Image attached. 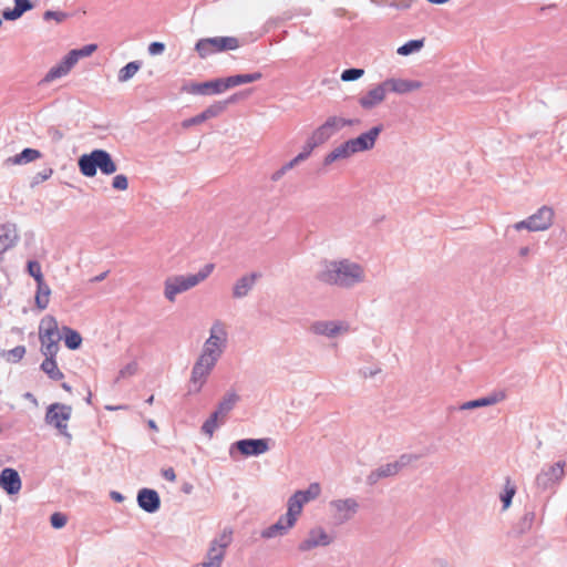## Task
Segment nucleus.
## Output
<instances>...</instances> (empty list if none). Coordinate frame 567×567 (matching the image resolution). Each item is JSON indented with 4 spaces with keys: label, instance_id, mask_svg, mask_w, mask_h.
<instances>
[{
    "label": "nucleus",
    "instance_id": "50",
    "mask_svg": "<svg viewBox=\"0 0 567 567\" xmlns=\"http://www.w3.org/2000/svg\"><path fill=\"white\" fill-rule=\"evenodd\" d=\"M112 186H113V188H115L117 190H126L127 187H128L127 177L125 175H122V174L116 175L113 178Z\"/></svg>",
    "mask_w": 567,
    "mask_h": 567
},
{
    "label": "nucleus",
    "instance_id": "38",
    "mask_svg": "<svg viewBox=\"0 0 567 567\" xmlns=\"http://www.w3.org/2000/svg\"><path fill=\"white\" fill-rule=\"evenodd\" d=\"M140 68H141V64L137 61H132V62L127 63L125 66H123L118 71V75H117L118 81L127 82L137 73Z\"/></svg>",
    "mask_w": 567,
    "mask_h": 567
},
{
    "label": "nucleus",
    "instance_id": "63",
    "mask_svg": "<svg viewBox=\"0 0 567 567\" xmlns=\"http://www.w3.org/2000/svg\"><path fill=\"white\" fill-rule=\"evenodd\" d=\"M147 425H148L150 429H152L154 431L158 430V427H157V425H156L154 420H148Z\"/></svg>",
    "mask_w": 567,
    "mask_h": 567
},
{
    "label": "nucleus",
    "instance_id": "39",
    "mask_svg": "<svg viewBox=\"0 0 567 567\" xmlns=\"http://www.w3.org/2000/svg\"><path fill=\"white\" fill-rule=\"evenodd\" d=\"M424 45L423 40H410L403 45L399 47L396 53L400 55H410L412 53L419 52Z\"/></svg>",
    "mask_w": 567,
    "mask_h": 567
},
{
    "label": "nucleus",
    "instance_id": "21",
    "mask_svg": "<svg viewBox=\"0 0 567 567\" xmlns=\"http://www.w3.org/2000/svg\"><path fill=\"white\" fill-rule=\"evenodd\" d=\"M39 336L41 342H59L61 340L58 322L54 317L45 316L42 318L39 326Z\"/></svg>",
    "mask_w": 567,
    "mask_h": 567
},
{
    "label": "nucleus",
    "instance_id": "48",
    "mask_svg": "<svg viewBox=\"0 0 567 567\" xmlns=\"http://www.w3.org/2000/svg\"><path fill=\"white\" fill-rule=\"evenodd\" d=\"M363 73H364L363 69L351 68V69L344 70L341 73L340 78L343 82H350V81H355V80L360 79L363 75Z\"/></svg>",
    "mask_w": 567,
    "mask_h": 567
},
{
    "label": "nucleus",
    "instance_id": "36",
    "mask_svg": "<svg viewBox=\"0 0 567 567\" xmlns=\"http://www.w3.org/2000/svg\"><path fill=\"white\" fill-rule=\"evenodd\" d=\"M41 370L54 381L61 380L64 375L62 371L59 369L55 359L49 358L44 359L41 363Z\"/></svg>",
    "mask_w": 567,
    "mask_h": 567
},
{
    "label": "nucleus",
    "instance_id": "64",
    "mask_svg": "<svg viewBox=\"0 0 567 567\" xmlns=\"http://www.w3.org/2000/svg\"><path fill=\"white\" fill-rule=\"evenodd\" d=\"M534 518V513H527L524 517V520L532 523Z\"/></svg>",
    "mask_w": 567,
    "mask_h": 567
},
{
    "label": "nucleus",
    "instance_id": "10",
    "mask_svg": "<svg viewBox=\"0 0 567 567\" xmlns=\"http://www.w3.org/2000/svg\"><path fill=\"white\" fill-rule=\"evenodd\" d=\"M270 439H243L234 442L229 447L230 457L238 452L245 457L260 456L270 450Z\"/></svg>",
    "mask_w": 567,
    "mask_h": 567
},
{
    "label": "nucleus",
    "instance_id": "14",
    "mask_svg": "<svg viewBox=\"0 0 567 567\" xmlns=\"http://www.w3.org/2000/svg\"><path fill=\"white\" fill-rule=\"evenodd\" d=\"M320 493V485L318 483H311L307 489H300L293 493L287 502V507H289L297 516H300L303 506L309 502L317 499Z\"/></svg>",
    "mask_w": 567,
    "mask_h": 567
},
{
    "label": "nucleus",
    "instance_id": "53",
    "mask_svg": "<svg viewBox=\"0 0 567 567\" xmlns=\"http://www.w3.org/2000/svg\"><path fill=\"white\" fill-rule=\"evenodd\" d=\"M79 56L76 55L74 50H71L62 60L65 69L69 71L79 62Z\"/></svg>",
    "mask_w": 567,
    "mask_h": 567
},
{
    "label": "nucleus",
    "instance_id": "29",
    "mask_svg": "<svg viewBox=\"0 0 567 567\" xmlns=\"http://www.w3.org/2000/svg\"><path fill=\"white\" fill-rule=\"evenodd\" d=\"M311 152L312 151L306 145L305 150L301 153H299L295 158L286 163L281 168H279L271 175V181H280L288 171L292 169L296 165L307 159L310 156Z\"/></svg>",
    "mask_w": 567,
    "mask_h": 567
},
{
    "label": "nucleus",
    "instance_id": "24",
    "mask_svg": "<svg viewBox=\"0 0 567 567\" xmlns=\"http://www.w3.org/2000/svg\"><path fill=\"white\" fill-rule=\"evenodd\" d=\"M354 155L349 141H346L331 150L323 158V165L329 166L336 162L347 161Z\"/></svg>",
    "mask_w": 567,
    "mask_h": 567
},
{
    "label": "nucleus",
    "instance_id": "19",
    "mask_svg": "<svg viewBox=\"0 0 567 567\" xmlns=\"http://www.w3.org/2000/svg\"><path fill=\"white\" fill-rule=\"evenodd\" d=\"M183 90L188 93L199 95L220 94L224 92V83L223 79H215L213 81L203 83L193 82L188 85H185Z\"/></svg>",
    "mask_w": 567,
    "mask_h": 567
},
{
    "label": "nucleus",
    "instance_id": "17",
    "mask_svg": "<svg viewBox=\"0 0 567 567\" xmlns=\"http://www.w3.org/2000/svg\"><path fill=\"white\" fill-rule=\"evenodd\" d=\"M388 92V87L383 81L361 95L358 102L363 110L370 111L379 106L385 100Z\"/></svg>",
    "mask_w": 567,
    "mask_h": 567
},
{
    "label": "nucleus",
    "instance_id": "23",
    "mask_svg": "<svg viewBox=\"0 0 567 567\" xmlns=\"http://www.w3.org/2000/svg\"><path fill=\"white\" fill-rule=\"evenodd\" d=\"M384 82L388 91L396 94H406L422 87V82L415 80L390 78Z\"/></svg>",
    "mask_w": 567,
    "mask_h": 567
},
{
    "label": "nucleus",
    "instance_id": "7",
    "mask_svg": "<svg viewBox=\"0 0 567 567\" xmlns=\"http://www.w3.org/2000/svg\"><path fill=\"white\" fill-rule=\"evenodd\" d=\"M239 48L236 37H214L199 39L195 44V51L200 59H206L215 53L233 51Z\"/></svg>",
    "mask_w": 567,
    "mask_h": 567
},
{
    "label": "nucleus",
    "instance_id": "20",
    "mask_svg": "<svg viewBox=\"0 0 567 567\" xmlns=\"http://www.w3.org/2000/svg\"><path fill=\"white\" fill-rule=\"evenodd\" d=\"M138 506L146 513H156L161 507V498L155 489L142 488L136 497Z\"/></svg>",
    "mask_w": 567,
    "mask_h": 567
},
{
    "label": "nucleus",
    "instance_id": "43",
    "mask_svg": "<svg viewBox=\"0 0 567 567\" xmlns=\"http://www.w3.org/2000/svg\"><path fill=\"white\" fill-rule=\"evenodd\" d=\"M137 371H138V363L136 360H133V361L128 362L127 364H125L118 371L116 381H118L120 379H126V378L133 377L137 373Z\"/></svg>",
    "mask_w": 567,
    "mask_h": 567
},
{
    "label": "nucleus",
    "instance_id": "8",
    "mask_svg": "<svg viewBox=\"0 0 567 567\" xmlns=\"http://www.w3.org/2000/svg\"><path fill=\"white\" fill-rule=\"evenodd\" d=\"M72 415V408L62 403L50 404L45 413V423L55 427L60 434L71 439L68 432V422Z\"/></svg>",
    "mask_w": 567,
    "mask_h": 567
},
{
    "label": "nucleus",
    "instance_id": "16",
    "mask_svg": "<svg viewBox=\"0 0 567 567\" xmlns=\"http://www.w3.org/2000/svg\"><path fill=\"white\" fill-rule=\"evenodd\" d=\"M382 130V125H377L371 127L369 131L361 133L359 136L348 140L354 154L371 151L374 147Z\"/></svg>",
    "mask_w": 567,
    "mask_h": 567
},
{
    "label": "nucleus",
    "instance_id": "47",
    "mask_svg": "<svg viewBox=\"0 0 567 567\" xmlns=\"http://www.w3.org/2000/svg\"><path fill=\"white\" fill-rule=\"evenodd\" d=\"M419 458H420V455H417V454L405 453V454H402L394 463H395V465H398V470L400 472L402 468L409 466L410 464L417 461Z\"/></svg>",
    "mask_w": 567,
    "mask_h": 567
},
{
    "label": "nucleus",
    "instance_id": "37",
    "mask_svg": "<svg viewBox=\"0 0 567 567\" xmlns=\"http://www.w3.org/2000/svg\"><path fill=\"white\" fill-rule=\"evenodd\" d=\"M62 331H63L64 343L69 349L76 350L81 347L82 337L78 331H75L69 327H63Z\"/></svg>",
    "mask_w": 567,
    "mask_h": 567
},
{
    "label": "nucleus",
    "instance_id": "58",
    "mask_svg": "<svg viewBox=\"0 0 567 567\" xmlns=\"http://www.w3.org/2000/svg\"><path fill=\"white\" fill-rule=\"evenodd\" d=\"M2 17L4 20L7 21H13V20H17L19 19L21 16L20 13L17 11L16 8L13 9H6L2 11Z\"/></svg>",
    "mask_w": 567,
    "mask_h": 567
},
{
    "label": "nucleus",
    "instance_id": "41",
    "mask_svg": "<svg viewBox=\"0 0 567 567\" xmlns=\"http://www.w3.org/2000/svg\"><path fill=\"white\" fill-rule=\"evenodd\" d=\"M70 71L65 69V65L61 61L59 64L54 65L49 70V72L45 74L43 81L44 82H52L56 79H60L64 75H66Z\"/></svg>",
    "mask_w": 567,
    "mask_h": 567
},
{
    "label": "nucleus",
    "instance_id": "6",
    "mask_svg": "<svg viewBox=\"0 0 567 567\" xmlns=\"http://www.w3.org/2000/svg\"><path fill=\"white\" fill-rule=\"evenodd\" d=\"M334 535L324 526L316 524L311 526L298 544L300 553H310L317 548H326L334 543Z\"/></svg>",
    "mask_w": 567,
    "mask_h": 567
},
{
    "label": "nucleus",
    "instance_id": "46",
    "mask_svg": "<svg viewBox=\"0 0 567 567\" xmlns=\"http://www.w3.org/2000/svg\"><path fill=\"white\" fill-rule=\"evenodd\" d=\"M59 350V342H41V352L45 357V359L52 358L56 355Z\"/></svg>",
    "mask_w": 567,
    "mask_h": 567
},
{
    "label": "nucleus",
    "instance_id": "45",
    "mask_svg": "<svg viewBox=\"0 0 567 567\" xmlns=\"http://www.w3.org/2000/svg\"><path fill=\"white\" fill-rule=\"evenodd\" d=\"M381 372V367L379 363H371L369 365H363L358 370V373L367 379V378H374L377 374Z\"/></svg>",
    "mask_w": 567,
    "mask_h": 567
},
{
    "label": "nucleus",
    "instance_id": "35",
    "mask_svg": "<svg viewBox=\"0 0 567 567\" xmlns=\"http://www.w3.org/2000/svg\"><path fill=\"white\" fill-rule=\"evenodd\" d=\"M233 542V529L230 527H225L220 534H218L215 538L210 540V545L217 547L226 553V549Z\"/></svg>",
    "mask_w": 567,
    "mask_h": 567
},
{
    "label": "nucleus",
    "instance_id": "31",
    "mask_svg": "<svg viewBox=\"0 0 567 567\" xmlns=\"http://www.w3.org/2000/svg\"><path fill=\"white\" fill-rule=\"evenodd\" d=\"M40 157H41V153L38 150L24 148L21 153L17 154L14 156L8 157L4 161V164L7 166L24 165V164L31 163Z\"/></svg>",
    "mask_w": 567,
    "mask_h": 567
},
{
    "label": "nucleus",
    "instance_id": "44",
    "mask_svg": "<svg viewBox=\"0 0 567 567\" xmlns=\"http://www.w3.org/2000/svg\"><path fill=\"white\" fill-rule=\"evenodd\" d=\"M28 274L33 277V279L38 282L44 281L42 271H41V265L35 260L28 261L27 265Z\"/></svg>",
    "mask_w": 567,
    "mask_h": 567
},
{
    "label": "nucleus",
    "instance_id": "22",
    "mask_svg": "<svg viewBox=\"0 0 567 567\" xmlns=\"http://www.w3.org/2000/svg\"><path fill=\"white\" fill-rule=\"evenodd\" d=\"M0 486L9 494L14 495L21 489V478L19 473L7 467L0 473Z\"/></svg>",
    "mask_w": 567,
    "mask_h": 567
},
{
    "label": "nucleus",
    "instance_id": "12",
    "mask_svg": "<svg viewBox=\"0 0 567 567\" xmlns=\"http://www.w3.org/2000/svg\"><path fill=\"white\" fill-rule=\"evenodd\" d=\"M309 330L316 336L334 339L347 334L350 326L343 320H317L310 324Z\"/></svg>",
    "mask_w": 567,
    "mask_h": 567
},
{
    "label": "nucleus",
    "instance_id": "57",
    "mask_svg": "<svg viewBox=\"0 0 567 567\" xmlns=\"http://www.w3.org/2000/svg\"><path fill=\"white\" fill-rule=\"evenodd\" d=\"M164 50H165V44L162 42H152L148 45V53L151 55H159L164 52Z\"/></svg>",
    "mask_w": 567,
    "mask_h": 567
},
{
    "label": "nucleus",
    "instance_id": "34",
    "mask_svg": "<svg viewBox=\"0 0 567 567\" xmlns=\"http://www.w3.org/2000/svg\"><path fill=\"white\" fill-rule=\"evenodd\" d=\"M51 289L45 284V281L37 284V292H35V306L39 310H44L48 308L50 302Z\"/></svg>",
    "mask_w": 567,
    "mask_h": 567
},
{
    "label": "nucleus",
    "instance_id": "51",
    "mask_svg": "<svg viewBox=\"0 0 567 567\" xmlns=\"http://www.w3.org/2000/svg\"><path fill=\"white\" fill-rule=\"evenodd\" d=\"M50 523H51L52 527L60 529L65 526L66 517H65V515H63L61 513H54L50 517Z\"/></svg>",
    "mask_w": 567,
    "mask_h": 567
},
{
    "label": "nucleus",
    "instance_id": "28",
    "mask_svg": "<svg viewBox=\"0 0 567 567\" xmlns=\"http://www.w3.org/2000/svg\"><path fill=\"white\" fill-rule=\"evenodd\" d=\"M262 78L260 72L236 74L223 79L224 91L247 83L257 82Z\"/></svg>",
    "mask_w": 567,
    "mask_h": 567
},
{
    "label": "nucleus",
    "instance_id": "55",
    "mask_svg": "<svg viewBox=\"0 0 567 567\" xmlns=\"http://www.w3.org/2000/svg\"><path fill=\"white\" fill-rule=\"evenodd\" d=\"M14 8L22 16L24 12L31 10L33 4L30 0H14Z\"/></svg>",
    "mask_w": 567,
    "mask_h": 567
},
{
    "label": "nucleus",
    "instance_id": "11",
    "mask_svg": "<svg viewBox=\"0 0 567 567\" xmlns=\"http://www.w3.org/2000/svg\"><path fill=\"white\" fill-rule=\"evenodd\" d=\"M554 210L548 206L540 207L527 219L514 225L516 230L527 229L529 231H542L548 229L553 224Z\"/></svg>",
    "mask_w": 567,
    "mask_h": 567
},
{
    "label": "nucleus",
    "instance_id": "49",
    "mask_svg": "<svg viewBox=\"0 0 567 567\" xmlns=\"http://www.w3.org/2000/svg\"><path fill=\"white\" fill-rule=\"evenodd\" d=\"M24 354L25 348L23 346H17L7 352V360L10 362H18L23 358Z\"/></svg>",
    "mask_w": 567,
    "mask_h": 567
},
{
    "label": "nucleus",
    "instance_id": "56",
    "mask_svg": "<svg viewBox=\"0 0 567 567\" xmlns=\"http://www.w3.org/2000/svg\"><path fill=\"white\" fill-rule=\"evenodd\" d=\"M53 174V169L52 168H45L41 172H39L34 177H33V182H32V185H35V184H39V183H42L47 179H49Z\"/></svg>",
    "mask_w": 567,
    "mask_h": 567
},
{
    "label": "nucleus",
    "instance_id": "59",
    "mask_svg": "<svg viewBox=\"0 0 567 567\" xmlns=\"http://www.w3.org/2000/svg\"><path fill=\"white\" fill-rule=\"evenodd\" d=\"M162 475L165 480L169 481V482H175L176 480V474H175V471L174 468L172 467H168V468H165L162 471Z\"/></svg>",
    "mask_w": 567,
    "mask_h": 567
},
{
    "label": "nucleus",
    "instance_id": "60",
    "mask_svg": "<svg viewBox=\"0 0 567 567\" xmlns=\"http://www.w3.org/2000/svg\"><path fill=\"white\" fill-rule=\"evenodd\" d=\"M110 496H111V498H112L114 502H116V503H122V502H124V499H125L124 495H123V494H121L120 492H116V491H112V492L110 493Z\"/></svg>",
    "mask_w": 567,
    "mask_h": 567
},
{
    "label": "nucleus",
    "instance_id": "13",
    "mask_svg": "<svg viewBox=\"0 0 567 567\" xmlns=\"http://www.w3.org/2000/svg\"><path fill=\"white\" fill-rule=\"evenodd\" d=\"M565 461H558L551 465L544 466L535 478L537 488L546 491L558 484L565 475Z\"/></svg>",
    "mask_w": 567,
    "mask_h": 567
},
{
    "label": "nucleus",
    "instance_id": "9",
    "mask_svg": "<svg viewBox=\"0 0 567 567\" xmlns=\"http://www.w3.org/2000/svg\"><path fill=\"white\" fill-rule=\"evenodd\" d=\"M329 509L334 522L343 525L358 514L360 504L354 497L337 498L329 502Z\"/></svg>",
    "mask_w": 567,
    "mask_h": 567
},
{
    "label": "nucleus",
    "instance_id": "61",
    "mask_svg": "<svg viewBox=\"0 0 567 567\" xmlns=\"http://www.w3.org/2000/svg\"><path fill=\"white\" fill-rule=\"evenodd\" d=\"M105 409L109 411H116V410H125V409H127V406H125V405H117V406L106 405Z\"/></svg>",
    "mask_w": 567,
    "mask_h": 567
},
{
    "label": "nucleus",
    "instance_id": "5",
    "mask_svg": "<svg viewBox=\"0 0 567 567\" xmlns=\"http://www.w3.org/2000/svg\"><path fill=\"white\" fill-rule=\"evenodd\" d=\"M354 120H347L339 116H329L323 124L317 127L308 138L306 145L312 151L324 144L344 126L354 124Z\"/></svg>",
    "mask_w": 567,
    "mask_h": 567
},
{
    "label": "nucleus",
    "instance_id": "27",
    "mask_svg": "<svg viewBox=\"0 0 567 567\" xmlns=\"http://www.w3.org/2000/svg\"><path fill=\"white\" fill-rule=\"evenodd\" d=\"M505 396L506 395L503 391L494 392L487 396L464 402L463 404L460 405L458 409L463 411V410H473V409H477V408L494 405L498 402H502L505 399Z\"/></svg>",
    "mask_w": 567,
    "mask_h": 567
},
{
    "label": "nucleus",
    "instance_id": "3",
    "mask_svg": "<svg viewBox=\"0 0 567 567\" xmlns=\"http://www.w3.org/2000/svg\"><path fill=\"white\" fill-rule=\"evenodd\" d=\"M214 268V264H207L197 274L177 275L166 278L164 281L165 298L168 301L174 302L177 295L196 287L205 279H207L213 272Z\"/></svg>",
    "mask_w": 567,
    "mask_h": 567
},
{
    "label": "nucleus",
    "instance_id": "1",
    "mask_svg": "<svg viewBox=\"0 0 567 567\" xmlns=\"http://www.w3.org/2000/svg\"><path fill=\"white\" fill-rule=\"evenodd\" d=\"M228 337L227 324L219 319L215 320L209 328V336L202 347L200 354L193 365L188 384L189 394L200 392L207 378L226 351Z\"/></svg>",
    "mask_w": 567,
    "mask_h": 567
},
{
    "label": "nucleus",
    "instance_id": "25",
    "mask_svg": "<svg viewBox=\"0 0 567 567\" xmlns=\"http://www.w3.org/2000/svg\"><path fill=\"white\" fill-rule=\"evenodd\" d=\"M19 239L17 226L14 224H3L0 226V251L4 252L12 248Z\"/></svg>",
    "mask_w": 567,
    "mask_h": 567
},
{
    "label": "nucleus",
    "instance_id": "40",
    "mask_svg": "<svg viewBox=\"0 0 567 567\" xmlns=\"http://www.w3.org/2000/svg\"><path fill=\"white\" fill-rule=\"evenodd\" d=\"M219 419L221 420V416L214 411L210 414V416L204 422L202 426V432L206 434L209 439L213 436L214 432L218 427Z\"/></svg>",
    "mask_w": 567,
    "mask_h": 567
},
{
    "label": "nucleus",
    "instance_id": "33",
    "mask_svg": "<svg viewBox=\"0 0 567 567\" xmlns=\"http://www.w3.org/2000/svg\"><path fill=\"white\" fill-rule=\"evenodd\" d=\"M226 553L209 544L202 567H221Z\"/></svg>",
    "mask_w": 567,
    "mask_h": 567
},
{
    "label": "nucleus",
    "instance_id": "42",
    "mask_svg": "<svg viewBox=\"0 0 567 567\" xmlns=\"http://www.w3.org/2000/svg\"><path fill=\"white\" fill-rule=\"evenodd\" d=\"M515 493H516L515 485L511 484L509 480H507L506 485H505V491L501 495V501L503 503L504 509H507L509 507Z\"/></svg>",
    "mask_w": 567,
    "mask_h": 567
},
{
    "label": "nucleus",
    "instance_id": "2",
    "mask_svg": "<svg viewBox=\"0 0 567 567\" xmlns=\"http://www.w3.org/2000/svg\"><path fill=\"white\" fill-rule=\"evenodd\" d=\"M315 277L323 285L351 289L365 281V270L362 265L349 258L323 259Z\"/></svg>",
    "mask_w": 567,
    "mask_h": 567
},
{
    "label": "nucleus",
    "instance_id": "18",
    "mask_svg": "<svg viewBox=\"0 0 567 567\" xmlns=\"http://www.w3.org/2000/svg\"><path fill=\"white\" fill-rule=\"evenodd\" d=\"M260 277L261 274L259 272H249L239 277L233 285L231 297L234 299H243L247 297L255 288Z\"/></svg>",
    "mask_w": 567,
    "mask_h": 567
},
{
    "label": "nucleus",
    "instance_id": "52",
    "mask_svg": "<svg viewBox=\"0 0 567 567\" xmlns=\"http://www.w3.org/2000/svg\"><path fill=\"white\" fill-rule=\"evenodd\" d=\"M68 14L65 12H62V11H51V10H48L44 12L43 14V19L44 20H55L56 22H62L66 19Z\"/></svg>",
    "mask_w": 567,
    "mask_h": 567
},
{
    "label": "nucleus",
    "instance_id": "26",
    "mask_svg": "<svg viewBox=\"0 0 567 567\" xmlns=\"http://www.w3.org/2000/svg\"><path fill=\"white\" fill-rule=\"evenodd\" d=\"M224 109H225L224 103H221V102L215 103V104L210 105L209 107H207L200 114L185 120L182 125L185 128L190 127L193 125H198L209 118L217 116L218 114H220L224 111Z\"/></svg>",
    "mask_w": 567,
    "mask_h": 567
},
{
    "label": "nucleus",
    "instance_id": "30",
    "mask_svg": "<svg viewBox=\"0 0 567 567\" xmlns=\"http://www.w3.org/2000/svg\"><path fill=\"white\" fill-rule=\"evenodd\" d=\"M238 401L239 395L234 390H229L225 393L215 411L218 415L221 416V421L225 420L227 414L235 408Z\"/></svg>",
    "mask_w": 567,
    "mask_h": 567
},
{
    "label": "nucleus",
    "instance_id": "32",
    "mask_svg": "<svg viewBox=\"0 0 567 567\" xmlns=\"http://www.w3.org/2000/svg\"><path fill=\"white\" fill-rule=\"evenodd\" d=\"M398 473H399L398 465H395L394 462L383 464L369 474L368 482L370 484H375L379 480L389 477V476H393Z\"/></svg>",
    "mask_w": 567,
    "mask_h": 567
},
{
    "label": "nucleus",
    "instance_id": "4",
    "mask_svg": "<svg viewBox=\"0 0 567 567\" xmlns=\"http://www.w3.org/2000/svg\"><path fill=\"white\" fill-rule=\"evenodd\" d=\"M80 172L86 177L96 175L97 168L105 175L116 172L117 167L111 155L104 150H94L79 158Z\"/></svg>",
    "mask_w": 567,
    "mask_h": 567
},
{
    "label": "nucleus",
    "instance_id": "62",
    "mask_svg": "<svg viewBox=\"0 0 567 567\" xmlns=\"http://www.w3.org/2000/svg\"><path fill=\"white\" fill-rule=\"evenodd\" d=\"M528 254H529V248L528 247H522L519 249V256L526 257V256H528Z\"/></svg>",
    "mask_w": 567,
    "mask_h": 567
},
{
    "label": "nucleus",
    "instance_id": "15",
    "mask_svg": "<svg viewBox=\"0 0 567 567\" xmlns=\"http://www.w3.org/2000/svg\"><path fill=\"white\" fill-rule=\"evenodd\" d=\"M298 517L299 516H297L289 507H287V513L280 516L275 524L262 529L260 536L265 539L285 536L296 525Z\"/></svg>",
    "mask_w": 567,
    "mask_h": 567
},
{
    "label": "nucleus",
    "instance_id": "54",
    "mask_svg": "<svg viewBox=\"0 0 567 567\" xmlns=\"http://www.w3.org/2000/svg\"><path fill=\"white\" fill-rule=\"evenodd\" d=\"M97 49L96 44H86L82 47L81 49H74L76 55L79 59L90 56L93 52H95Z\"/></svg>",
    "mask_w": 567,
    "mask_h": 567
}]
</instances>
